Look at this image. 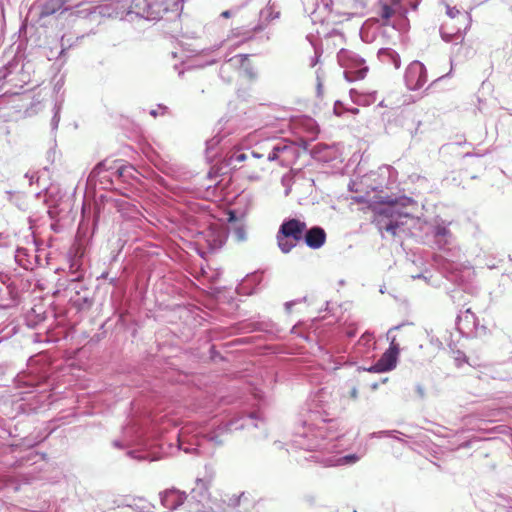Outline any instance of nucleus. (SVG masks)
<instances>
[{"instance_id": "4468645a", "label": "nucleus", "mask_w": 512, "mask_h": 512, "mask_svg": "<svg viewBox=\"0 0 512 512\" xmlns=\"http://www.w3.org/2000/svg\"><path fill=\"white\" fill-rule=\"evenodd\" d=\"M477 318L470 308L460 311L456 320V326L459 332L471 335L477 328Z\"/></svg>"}, {"instance_id": "7ed1b4c3", "label": "nucleus", "mask_w": 512, "mask_h": 512, "mask_svg": "<svg viewBox=\"0 0 512 512\" xmlns=\"http://www.w3.org/2000/svg\"><path fill=\"white\" fill-rule=\"evenodd\" d=\"M337 60L344 68L343 73L347 81L363 79L368 72L365 60L353 51L341 49L337 54Z\"/></svg>"}, {"instance_id": "a211bd4d", "label": "nucleus", "mask_w": 512, "mask_h": 512, "mask_svg": "<svg viewBox=\"0 0 512 512\" xmlns=\"http://www.w3.org/2000/svg\"><path fill=\"white\" fill-rule=\"evenodd\" d=\"M298 447L305 450H314L321 447L318 436L314 434L311 428L303 433L298 432V439L295 440Z\"/></svg>"}, {"instance_id": "5701e85b", "label": "nucleus", "mask_w": 512, "mask_h": 512, "mask_svg": "<svg viewBox=\"0 0 512 512\" xmlns=\"http://www.w3.org/2000/svg\"><path fill=\"white\" fill-rule=\"evenodd\" d=\"M360 460L357 454H349L341 457H337L328 461V466H345L353 465Z\"/></svg>"}, {"instance_id": "412c9836", "label": "nucleus", "mask_w": 512, "mask_h": 512, "mask_svg": "<svg viewBox=\"0 0 512 512\" xmlns=\"http://www.w3.org/2000/svg\"><path fill=\"white\" fill-rule=\"evenodd\" d=\"M223 137L215 135L206 141V157L209 161H212L218 154L217 147L221 144Z\"/></svg>"}, {"instance_id": "f704fd0d", "label": "nucleus", "mask_w": 512, "mask_h": 512, "mask_svg": "<svg viewBox=\"0 0 512 512\" xmlns=\"http://www.w3.org/2000/svg\"><path fill=\"white\" fill-rule=\"evenodd\" d=\"M349 394H350L351 398L357 399V397H358V389L356 387H352Z\"/></svg>"}, {"instance_id": "ea45409f", "label": "nucleus", "mask_w": 512, "mask_h": 512, "mask_svg": "<svg viewBox=\"0 0 512 512\" xmlns=\"http://www.w3.org/2000/svg\"><path fill=\"white\" fill-rule=\"evenodd\" d=\"M417 390L420 395L424 394L422 387L418 386Z\"/></svg>"}, {"instance_id": "c756f323", "label": "nucleus", "mask_w": 512, "mask_h": 512, "mask_svg": "<svg viewBox=\"0 0 512 512\" xmlns=\"http://www.w3.org/2000/svg\"><path fill=\"white\" fill-rule=\"evenodd\" d=\"M233 237L237 241H239V242H242V241L246 240V231H245V229L242 226L236 227L233 230Z\"/></svg>"}, {"instance_id": "ddd939ff", "label": "nucleus", "mask_w": 512, "mask_h": 512, "mask_svg": "<svg viewBox=\"0 0 512 512\" xmlns=\"http://www.w3.org/2000/svg\"><path fill=\"white\" fill-rule=\"evenodd\" d=\"M305 230V222L291 218L283 221L277 234H280L283 237H292L294 240L300 241L303 238V233Z\"/></svg>"}, {"instance_id": "79ce46f5", "label": "nucleus", "mask_w": 512, "mask_h": 512, "mask_svg": "<svg viewBox=\"0 0 512 512\" xmlns=\"http://www.w3.org/2000/svg\"><path fill=\"white\" fill-rule=\"evenodd\" d=\"M150 114L155 117L157 115V112L155 110H152Z\"/></svg>"}, {"instance_id": "f3484780", "label": "nucleus", "mask_w": 512, "mask_h": 512, "mask_svg": "<svg viewBox=\"0 0 512 512\" xmlns=\"http://www.w3.org/2000/svg\"><path fill=\"white\" fill-rule=\"evenodd\" d=\"M433 235L437 245L440 248L451 243L452 233L448 228V224L443 220L436 221V224L433 228Z\"/></svg>"}, {"instance_id": "cd10ccee", "label": "nucleus", "mask_w": 512, "mask_h": 512, "mask_svg": "<svg viewBox=\"0 0 512 512\" xmlns=\"http://www.w3.org/2000/svg\"><path fill=\"white\" fill-rule=\"evenodd\" d=\"M447 15L450 17V18H456V17H461L464 21H469L470 20V15L467 13V12H461L459 11L456 7H450L447 5Z\"/></svg>"}, {"instance_id": "e433bc0d", "label": "nucleus", "mask_w": 512, "mask_h": 512, "mask_svg": "<svg viewBox=\"0 0 512 512\" xmlns=\"http://www.w3.org/2000/svg\"><path fill=\"white\" fill-rule=\"evenodd\" d=\"M251 156L254 157V158H262L264 156L263 153H258L256 151H252L251 152Z\"/></svg>"}, {"instance_id": "0eeeda50", "label": "nucleus", "mask_w": 512, "mask_h": 512, "mask_svg": "<svg viewBox=\"0 0 512 512\" xmlns=\"http://www.w3.org/2000/svg\"><path fill=\"white\" fill-rule=\"evenodd\" d=\"M185 0H150L147 7V16L142 18L150 21H157L163 18L165 14L171 13L178 16L183 8L182 2Z\"/></svg>"}, {"instance_id": "2f4dec72", "label": "nucleus", "mask_w": 512, "mask_h": 512, "mask_svg": "<svg viewBox=\"0 0 512 512\" xmlns=\"http://www.w3.org/2000/svg\"><path fill=\"white\" fill-rule=\"evenodd\" d=\"M128 455L130 457L138 459V460H144V459H148L149 458L148 454H138V451H136V450L128 451Z\"/></svg>"}, {"instance_id": "f8f14e48", "label": "nucleus", "mask_w": 512, "mask_h": 512, "mask_svg": "<svg viewBox=\"0 0 512 512\" xmlns=\"http://www.w3.org/2000/svg\"><path fill=\"white\" fill-rule=\"evenodd\" d=\"M160 501L164 508L172 512L183 505L185 501L187 502V495L185 492L172 488L160 493Z\"/></svg>"}, {"instance_id": "58836bf2", "label": "nucleus", "mask_w": 512, "mask_h": 512, "mask_svg": "<svg viewBox=\"0 0 512 512\" xmlns=\"http://www.w3.org/2000/svg\"><path fill=\"white\" fill-rule=\"evenodd\" d=\"M233 220H235V214L231 212L229 214V221H233Z\"/></svg>"}, {"instance_id": "20e7f679", "label": "nucleus", "mask_w": 512, "mask_h": 512, "mask_svg": "<svg viewBox=\"0 0 512 512\" xmlns=\"http://www.w3.org/2000/svg\"><path fill=\"white\" fill-rule=\"evenodd\" d=\"M186 507L194 512H211V497L208 482L203 479H196L189 497L187 496Z\"/></svg>"}, {"instance_id": "72a5a7b5", "label": "nucleus", "mask_w": 512, "mask_h": 512, "mask_svg": "<svg viewBox=\"0 0 512 512\" xmlns=\"http://www.w3.org/2000/svg\"><path fill=\"white\" fill-rule=\"evenodd\" d=\"M59 121H60V117H59V107H58V108H56V111H55L54 116L51 121V125H52L53 129H56L58 127Z\"/></svg>"}, {"instance_id": "a18cd8bd", "label": "nucleus", "mask_w": 512, "mask_h": 512, "mask_svg": "<svg viewBox=\"0 0 512 512\" xmlns=\"http://www.w3.org/2000/svg\"><path fill=\"white\" fill-rule=\"evenodd\" d=\"M260 29H261V26H256V27L254 28V31H256V32H257V31H259Z\"/></svg>"}, {"instance_id": "1a4fd4ad", "label": "nucleus", "mask_w": 512, "mask_h": 512, "mask_svg": "<svg viewBox=\"0 0 512 512\" xmlns=\"http://www.w3.org/2000/svg\"><path fill=\"white\" fill-rule=\"evenodd\" d=\"M405 82L410 90H418L427 82V71L423 63L413 61L405 72Z\"/></svg>"}, {"instance_id": "b1692460", "label": "nucleus", "mask_w": 512, "mask_h": 512, "mask_svg": "<svg viewBox=\"0 0 512 512\" xmlns=\"http://www.w3.org/2000/svg\"><path fill=\"white\" fill-rule=\"evenodd\" d=\"M150 0H130L129 12L136 14L139 17L147 16V7H149Z\"/></svg>"}, {"instance_id": "6e6552de", "label": "nucleus", "mask_w": 512, "mask_h": 512, "mask_svg": "<svg viewBox=\"0 0 512 512\" xmlns=\"http://www.w3.org/2000/svg\"><path fill=\"white\" fill-rule=\"evenodd\" d=\"M377 14L380 16L382 25H392L395 27L393 18L404 19L407 14V8L402 0H380Z\"/></svg>"}, {"instance_id": "a878e982", "label": "nucleus", "mask_w": 512, "mask_h": 512, "mask_svg": "<svg viewBox=\"0 0 512 512\" xmlns=\"http://www.w3.org/2000/svg\"><path fill=\"white\" fill-rule=\"evenodd\" d=\"M277 244L280 250L283 253H289L299 242V240H294L292 237H283L280 234H277Z\"/></svg>"}, {"instance_id": "4be33fe9", "label": "nucleus", "mask_w": 512, "mask_h": 512, "mask_svg": "<svg viewBox=\"0 0 512 512\" xmlns=\"http://www.w3.org/2000/svg\"><path fill=\"white\" fill-rule=\"evenodd\" d=\"M440 35L445 42L461 43L464 39L460 28H458L455 32H448L447 25L441 26Z\"/></svg>"}, {"instance_id": "f257e3e1", "label": "nucleus", "mask_w": 512, "mask_h": 512, "mask_svg": "<svg viewBox=\"0 0 512 512\" xmlns=\"http://www.w3.org/2000/svg\"><path fill=\"white\" fill-rule=\"evenodd\" d=\"M258 421H262L259 413H251L246 416L231 420L229 423L219 426L214 431L208 428L198 427L194 424H187L176 433L178 449L185 453H202L204 442H211L214 445H221V436L228 431L258 427Z\"/></svg>"}, {"instance_id": "6ab92c4d", "label": "nucleus", "mask_w": 512, "mask_h": 512, "mask_svg": "<svg viewBox=\"0 0 512 512\" xmlns=\"http://www.w3.org/2000/svg\"><path fill=\"white\" fill-rule=\"evenodd\" d=\"M377 56L382 63L392 65L395 69H398L401 65L399 54L391 48H381Z\"/></svg>"}, {"instance_id": "9d476101", "label": "nucleus", "mask_w": 512, "mask_h": 512, "mask_svg": "<svg viewBox=\"0 0 512 512\" xmlns=\"http://www.w3.org/2000/svg\"><path fill=\"white\" fill-rule=\"evenodd\" d=\"M249 56L247 54H238L231 58H229L220 69V74L223 76L231 68H239L242 70L244 75L249 79H255L257 77V72L255 68L252 66L249 61Z\"/></svg>"}, {"instance_id": "bb28decb", "label": "nucleus", "mask_w": 512, "mask_h": 512, "mask_svg": "<svg viewBox=\"0 0 512 512\" xmlns=\"http://www.w3.org/2000/svg\"><path fill=\"white\" fill-rule=\"evenodd\" d=\"M247 159H248L247 153L242 152V151H235L229 156V158L227 160V165L230 166L231 168L235 169L237 167L238 163H241Z\"/></svg>"}, {"instance_id": "393cba45", "label": "nucleus", "mask_w": 512, "mask_h": 512, "mask_svg": "<svg viewBox=\"0 0 512 512\" xmlns=\"http://www.w3.org/2000/svg\"><path fill=\"white\" fill-rule=\"evenodd\" d=\"M62 0H41V15L47 16L58 11L62 6Z\"/></svg>"}, {"instance_id": "a19ab883", "label": "nucleus", "mask_w": 512, "mask_h": 512, "mask_svg": "<svg viewBox=\"0 0 512 512\" xmlns=\"http://www.w3.org/2000/svg\"><path fill=\"white\" fill-rule=\"evenodd\" d=\"M117 172H119V174L122 175L123 174V168L122 167L117 168Z\"/></svg>"}, {"instance_id": "c9c22d12", "label": "nucleus", "mask_w": 512, "mask_h": 512, "mask_svg": "<svg viewBox=\"0 0 512 512\" xmlns=\"http://www.w3.org/2000/svg\"><path fill=\"white\" fill-rule=\"evenodd\" d=\"M233 15V12L231 10H225L221 13V16L224 18H230Z\"/></svg>"}, {"instance_id": "4c0bfd02", "label": "nucleus", "mask_w": 512, "mask_h": 512, "mask_svg": "<svg viewBox=\"0 0 512 512\" xmlns=\"http://www.w3.org/2000/svg\"><path fill=\"white\" fill-rule=\"evenodd\" d=\"M396 433V431H386V432H380L379 434H386L390 437H395L393 434Z\"/></svg>"}, {"instance_id": "9b49d317", "label": "nucleus", "mask_w": 512, "mask_h": 512, "mask_svg": "<svg viewBox=\"0 0 512 512\" xmlns=\"http://www.w3.org/2000/svg\"><path fill=\"white\" fill-rule=\"evenodd\" d=\"M270 151L267 153L268 161L279 160L282 164L295 152V147L285 140H276L267 143Z\"/></svg>"}, {"instance_id": "dca6fc26", "label": "nucleus", "mask_w": 512, "mask_h": 512, "mask_svg": "<svg viewBox=\"0 0 512 512\" xmlns=\"http://www.w3.org/2000/svg\"><path fill=\"white\" fill-rule=\"evenodd\" d=\"M304 240L308 247L318 249L322 247L326 240V233L323 228L314 226L306 230Z\"/></svg>"}, {"instance_id": "c03bdc74", "label": "nucleus", "mask_w": 512, "mask_h": 512, "mask_svg": "<svg viewBox=\"0 0 512 512\" xmlns=\"http://www.w3.org/2000/svg\"><path fill=\"white\" fill-rule=\"evenodd\" d=\"M357 201H366L363 197H356Z\"/></svg>"}, {"instance_id": "f03ea898", "label": "nucleus", "mask_w": 512, "mask_h": 512, "mask_svg": "<svg viewBox=\"0 0 512 512\" xmlns=\"http://www.w3.org/2000/svg\"><path fill=\"white\" fill-rule=\"evenodd\" d=\"M367 202L374 213L373 222L383 237L384 233L391 237H400L402 233H406L405 225L414 219L417 209L416 201L409 197L378 202L369 199Z\"/></svg>"}, {"instance_id": "39448f33", "label": "nucleus", "mask_w": 512, "mask_h": 512, "mask_svg": "<svg viewBox=\"0 0 512 512\" xmlns=\"http://www.w3.org/2000/svg\"><path fill=\"white\" fill-rule=\"evenodd\" d=\"M403 325L404 324L396 325L388 330L387 339L390 341L389 348L382 354L380 359L369 369V371L380 373L388 372L396 367L400 348L399 344L396 342V337L392 335V333L395 330H399Z\"/></svg>"}, {"instance_id": "37998d69", "label": "nucleus", "mask_w": 512, "mask_h": 512, "mask_svg": "<svg viewBox=\"0 0 512 512\" xmlns=\"http://www.w3.org/2000/svg\"><path fill=\"white\" fill-rule=\"evenodd\" d=\"M411 6H412V9H416L417 8V3H411Z\"/></svg>"}, {"instance_id": "c85d7f7f", "label": "nucleus", "mask_w": 512, "mask_h": 512, "mask_svg": "<svg viewBox=\"0 0 512 512\" xmlns=\"http://www.w3.org/2000/svg\"><path fill=\"white\" fill-rule=\"evenodd\" d=\"M279 15V13L277 12L275 15L273 14V11H272V8L271 7H266L264 9H261L260 10V18L262 20H271V19H274V18H277Z\"/></svg>"}, {"instance_id": "49530a36", "label": "nucleus", "mask_w": 512, "mask_h": 512, "mask_svg": "<svg viewBox=\"0 0 512 512\" xmlns=\"http://www.w3.org/2000/svg\"><path fill=\"white\" fill-rule=\"evenodd\" d=\"M334 110H335L336 113H338L337 112V103L335 104Z\"/></svg>"}, {"instance_id": "473e14b6", "label": "nucleus", "mask_w": 512, "mask_h": 512, "mask_svg": "<svg viewBox=\"0 0 512 512\" xmlns=\"http://www.w3.org/2000/svg\"><path fill=\"white\" fill-rule=\"evenodd\" d=\"M461 297H463V292L460 289H455L451 292V299L454 303H459Z\"/></svg>"}, {"instance_id": "7c9ffc66", "label": "nucleus", "mask_w": 512, "mask_h": 512, "mask_svg": "<svg viewBox=\"0 0 512 512\" xmlns=\"http://www.w3.org/2000/svg\"><path fill=\"white\" fill-rule=\"evenodd\" d=\"M109 169H110V167H107V163H106V162H101V163L97 164V165L94 167V169H93L92 173H93L94 175H100V173H101L102 171H104V170H109Z\"/></svg>"}, {"instance_id": "423d86ee", "label": "nucleus", "mask_w": 512, "mask_h": 512, "mask_svg": "<svg viewBox=\"0 0 512 512\" xmlns=\"http://www.w3.org/2000/svg\"><path fill=\"white\" fill-rule=\"evenodd\" d=\"M147 429L143 424L138 423L136 420H132L123 429V438L121 440H114L113 446L118 449L137 445L143 448L148 447L144 436L147 434Z\"/></svg>"}, {"instance_id": "2eb2a0df", "label": "nucleus", "mask_w": 512, "mask_h": 512, "mask_svg": "<svg viewBox=\"0 0 512 512\" xmlns=\"http://www.w3.org/2000/svg\"><path fill=\"white\" fill-rule=\"evenodd\" d=\"M130 0H113L101 7L100 13L107 14L109 17H123L130 14Z\"/></svg>"}, {"instance_id": "aec40b11", "label": "nucleus", "mask_w": 512, "mask_h": 512, "mask_svg": "<svg viewBox=\"0 0 512 512\" xmlns=\"http://www.w3.org/2000/svg\"><path fill=\"white\" fill-rule=\"evenodd\" d=\"M127 506L132 507L137 512H153L154 506L142 498L133 499V502L130 503L127 499H122L117 502V507Z\"/></svg>"}]
</instances>
